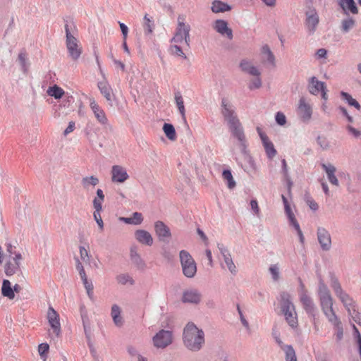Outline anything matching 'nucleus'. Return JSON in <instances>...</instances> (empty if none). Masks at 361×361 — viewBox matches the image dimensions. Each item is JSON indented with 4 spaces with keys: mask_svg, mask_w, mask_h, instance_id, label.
Masks as SVG:
<instances>
[{
    "mask_svg": "<svg viewBox=\"0 0 361 361\" xmlns=\"http://www.w3.org/2000/svg\"><path fill=\"white\" fill-rule=\"evenodd\" d=\"M347 130L351 133L355 137H358L361 135V132L351 126H347Z\"/></svg>",
    "mask_w": 361,
    "mask_h": 361,
    "instance_id": "56",
    "label": "nucleus"
},
{
    "mask_svg": "<svg viewBox=\"0 0 361 361\" xmlns=\"http://www.w3.org/2000/svg\"><path fill=\"white\" fill-rule=\"evenodd\" d=\"M135 239L141 244L146 245H152L153 243V238L152 235L145 230H137L135 233Z\"/></svg>",
    "mask_w": 361,
    "mask_h": 361,
    "instance_id": "21",
    "label": "nucleus"
},
{
    "mask_svg": "<svg viewBox=\"0 0 361 361\" xmlns=\"http://www.w3.org/2000/svg\"><path fill=\"white\" fill-rule=\"evenodd\" d=\"M262 54L264 58L270 63H273L274 61V56L267 45H264L262 48Z\"/></svg>",
    "mask_w": 361,
    "mask_h": 361,
    "instance_id": "42",
    "label": "nucleus"
},
{
    "mask_svg": "<svg viewBox=\"0 0 361 361\" xmlns=\"http://www.w3.org/2000/svg\"><path fill=\"white\" fill-rule=\"evenodd\" d=\"M280 304L281 311L288 324L292 328H296L298 324V317L295 307L290 301V295L287 293H282Z\"/></svg>",
    "mask_w": 361,
    "mask_h": 361,
    "instance_id": "4",
    "label": "nucleus"
},
{
    "mask_svg": "<svg viewBox=\"0 0 361 361\" xmlns=\"http://www.w3.org/2000/svg\"><path fill=\"white\" fill-rule=\"evenodd\" d=\"M49 350V345L46 343H41L38 346V352L40 355V357L44 360H46L47 353Z\"/></svg>",
    "mask_w": 361,
    "mask_h": 361,
    "instance_id": "44",
    "label": "nucleus"
},
{
    "mask_svg": "<svg viewBox=\"0 0 361 361\" xmlns=\"http://www.w3.org/2000/svg\"><path fill=\"white\" fill-rule=\"evenodd\" d=\"M154 229L157 235L161 240H164L165 238H170L171 235L169 228L161 221L155 223Z\"/></svg>",
    "mask_w": 361,
    "mask_h": 361,
    "instance_id": "20",
    "label": "nucleus"
},
{
    "mask_svg": "<svg viewBox=\"0 0 361 361\" xmlns=\"http://www.w3.org/2000/svg\"><path fill=\"white\" fill-rule=\"evenodd\" d=\"M1 294L4 297L9 300H13L15 298L11 283L8 279H4L1 286Z\"/></svg>",
    "mask_w": 361,
    "mask_h": 361,
    "instance_id": "27",
    "label": "nucleus"
},
{
    "mask_svg": "<svg viewBox=\"0 0 361 361\" xmlns=\"http://www.w3.org/2000/svg\"><path fill=\"white\" fill-rule=\"evenodd\" d=\"M318 142L323 149H326L329 148V143L325 138L319 137Z\"/></svg>",
    "mask_w": 361,
    "mask_h": 361,
    "instance_id": "64",
    "label": "nucleus"
},
{
    "mask_svg": "<svg viewBox=\"0 0 361 361\" xmlns=\"http://www.w3.org/2000/svg\"><path fill=\"white\" fill-rule=\"evenodd\" d=\"M128 351L131 355V361H146L144 357L136 353L135 349L133 348H129Z\"/></svg>",
    "mask_w": 361,
    "mask_h": 361,
    "instance_id": "50",
    "label": "nucleus"
},
{
    "mask_svg": "<svg viewBox=\"0 0 361 361\" xmlns=\"http://www.w3.org/2000/svg\"><path fill=\"white\" fill-rule=\"evenodd\" d=\"M261 86H262V81H261L259 76H256V78H253L249 84L250 90L258 89Z\"/></svg>",
    "mask_w": 361,
    "mask_h": 361,
    "instance_id": "49",
    "label": "nucleus"
},
{
    "mask_svg": "<svg viewBox=\"0 0 361 361\" xmlns=\"http://www.w3.org/2000/svg\"><path fill=\"white\" fill-rule=\"evenodd\" d=\"M180 44H174L171 46V51L173 54L180 56L184 59H187L186 55L183 51L182 49L179 47Z\"/></svg>",
    "mask_w": 361,
    "mask_h": 361,
    "instance_id": "43",
    "label": "nucleus"
},
{
    "mask_svg": "<svg viewBox=\"0 0 361 361\" xmlns=\"http://www.w3.org/2000/svg\"><path fill=\"white\" fill-rule=\"evenodd\" d=\"M82 283L85 286V289L87 290L88 295L90 297L92 294L93 290V285L91 281H89L87 276L81 278Z\"/></svg>",
    "mask_w": 361,
    "mask_h": 361,
    "instance_id": "48",
    "label": "nucleus"
},
{
    "mask_svg": "<svg viewBox=\"0 0 361 361\" xmlns=\"http://www.w3.org/2000/svg\"><path fill=\"white\" fill-rule=\"evenodd\" d=\"M341 97L343 99L346 100L349 105L355 106L357 109H360V105L359 103L353 99L349 94L341 92Z\"/></svg>",
    "mask_w": 361,
    "mask_h": 361,
    "instance_id": "40",
    "label": "nucleus"
},
{
    "mask_svg": "<svg viewBox=\"0 0 361 361\" xmlns=\"http://www.w3.org/2000/svg\"><path fill=\"white\" fill-rule=\"evenodd\" d=\"M175 100L177 105V107L179 110L180 114H181L182 117L185 119V109L184 106V101L182 95L180 92H177L175 94Z\"/></svg>",
    "mask_w": 361,
    "mask_h": 361,
    "instance_id": "37",
    "label": "nucleus"
},
{
    "mask_svg": "<svg viewBox=\"0 0 361 361\" xmlns=\"http://www.w3.org/2000/svg\"><path fill=\"white\" fill-rule=\"evenodd\" d=\"M213 28L221 36L226 37L228 39H233L232 29L228 27V23L226 20L221 19L215 20L213 24Z\"/></svg>",
    "mask_w": 361,
    "mask_h": 361,
    "instance_id": "16",
    "label": "nucleus"
},
{
    "mask_svg": "<svg viewBox=\"0 0 361 361\" xmlns=\"http://www.w3.org/2000/svg\"><path fill=\"white\" fill-rule=\"evenodd\" d=\"M250 206H251L252 209L255 212V213L257 215H258L259 213V208L258 203H257V200H252L250 202Z\"/></svg>",
    "mask_w": 361,
    "mask_h": 361,
    "instance_id": "60",
    "label": "nucleus"
},
{
    "mask_svg": "<svg viewBox=\"0 0 361 361\" xmlns=\"http://www.w3.org/2000/svg\"><path fill=\"white\" fill-rule=\"evenodd\" d=\"M286 355V361H298L295 352L291 345L281 347Z\"/></svg>",
    "mask_w": 361,
    "mask_h": 361,
    "instance_id": "34",
    "label": "nucleus"
},
{
    "mask_svg": "<svg viewBox=\"0 0 361 361\" xmlns=\"http://www.w3.org/2000/svg\"><path fill=\"white\" fill-rule=\"evenodd\" d=\"M237 309H238V312L239 313V315H240V321H241L243 325L245 327L248 328V326H249L248 322L245 319V318L244 317V316L243 314V312H242L239 305L237 306Z\"/></svg>",
    "mask_w": 361,
    "mask_h": 361,
    "instance_id": "59",
    "label": "nucleus"
},
{
    "mask_svg": "<svg viewBox=\"0 0 361 361\" xmlns=\"http://www.w3.org/2000/svg\"><path fill=\"white\" fill-rule=\"evenodd\" d=\"M307 204H308L309 207H310V209L312 210L316 211L319 208L317 203L314 200H312V199L308 200Z\"/></svg>",
    "mask_w": 361,
    "mask_h": 361,
    "instance_id": "63",
    "label": "nucleus"
},
{
    "mask_svg": "<svg viewBox=\"0 0 361 361\" xmlns=\"http://www.w3.org/2000/svg\"><path fill=\"white\" fill-rule=\"evenodd\" d=\"M221 253L222 254L224 262L226 264L227 268L231 273H235L236 272V267L234 264L230 254L228 252L224 249V248H220Z\"/></svg>",
    "mask_w": 361,
    "mask_h": 361,
    "instance_id": "28",
    "label": "nucleus"
},
{
    "mask_svg": "<svg viewBox=\"0 0 361 361\" xmlns=\"http://www.w3.org/2000/svg\"><path fill=\"white\" fill-rule=\"evenodd\" d=\"M179 257L183 274L188 278H192L197 272V265L194 259L186 250H181Z\"/></svg>",
    "mask_w": 361,
    "mask_h": 361,
    "instance_id": "9",
    "label": "nucleus"
},
{
    "mask_svg": "<svg viewBox=\"0 0 361 361\" xmlns=\"http://www.w3.org/2000/svg\"><path fill=\"white\" fill-rule=\"evenodd\" d=\"M23 257L21 253H15V255H8L6 258L4 265L6 276H11L21 271V264Z\"/></svg>",
    "mask_w": 361,
    "mask_h": 361,
    "instance_id": "10",
    "label": "nucleus"
},
{
    "mask_svg": "<svg viewBox=\"0 0 361 361\" xmlns=\"http://www.w3.org/2000/svg\"><path fill=\"white\" fill-rule=\"evenodd\" d=\"M300 298L306 312L308 314H313L314 312V305L312 300L307 295L306 292H302L300 294Z\"/></svg>",
    "mask_w": 361,
    "mask_h": 361,
    "instance_id": "23",
    "label": "nucleus"
},
{
    "mask_svg": "<svg viewBox=\"0 0 361 361\" xmlns=\"http://www.w3.org/2000/svg\"><path fill=\"white\" fill-rule=\"evenodd\" d=\"M276 121L280 126H283L286 123V118L283 113L277 112L276 114Z\"/></svg>",
    "mask_w": 361,
    "mask_h": 361,
    "instance_id": "53",
    "label": "nucleus"
},
{
    "mask_svg": "<svg viewBox=\"0 0 361 361\" xmlns=\"http://www.w3.org/2000/svg\"><path fill=\"white\" fill-rule=\"evenodd\" d=\"M201 300V294L196 290H188L183 293L182 301L183 302L198 303Z\"/></svg>",
    "mask_w": 361,
    "mask_h": 361,
    "instance_id": "22",
    "label": "nucleus"
},
{
    "mask_svg": "<svg viewBox=\"0 0 361 361\" xmlns=\"http://www.w3.org/2000/svg\"><path fill=\"white\" fill-rule=\"evenodd\" d=\"M18 60L23 68V69L26 68V54L25 53H20L18 55Z\"/></svg>",
    "mask_w": 361,
    "mask_h": 361,
    "instance_id": "58",
    "label": "nucleus"
},
{
    "mask_svg": "<svg viewBox=\"0 0 361 361\" xmlns=\"http://www.w3.org/2000/svg\"><path fill=\"white\" fill-rule=\"evenodd\" d=\"M222 114L228 123L230 130L231 131L233 135L236 137L240 142V147L242 150L245 151L246 147V140L241 123L237 117L234 115V112L231 109V106L225 99L222 100Z\"/></svg>",
    "mask_w": 361,
    "mask_h": 361,
    "instance_id": "2",
    "label": "nucleus"
},
{
    "mask_svg": "<svg viewBox=\"0 0 361 361\" xmlns=\"http://www.w3.org/2000/svg\"><path fill=\"white\" fill-rule=\"evenodd\" d=\"M143 26L147 33L150 34L152 32L154 28L153 20L149 18L147 14L144 16Z\"/></svg>",
    "mask_w": 361,
    "mask_h": 361,
    "instance_id": "41",
    "label": "nucleus"
},
{
    "mask_svg": "<svg viewBox=\"0 0 361 361\" xmlns=\"http://www.w3.org/2000/svg\"><path fill=\"white\" fill-rule=\"evenodd\" d=\"M47 319L50 329L48 331L49 336L59 337L61 335V325L59 314L49 306L47 312Z\"/></svg>",
    "mask_w": 361,
    "mask_h": 361,
    "instance_id": "8",
    "label": "nucleus"
},
{
    "mask_svg": "<svg viewBox=\"0 0 361 361\" xmlns=\"http://www.w3.org/2000/svg\"><path fill=\"white\" fill-rule=\"evenodd\" d=\"M99 179L94 176L82 178L81 184L84 189L89 190L90 186L94 187L99 183Z\"/></svg>",
    "mask_w": 361,
    "mask_h": 361,
    "instance_id": "32",
    "label": "nucleus"
},
{
    "mask_svg": "<svg viewBox=\"0 0 361 361\" xmlns=\"http://www.w3.org/2000/svg\"><path fill=\"white\" fill-rule=\"evenodd\" d=\"M47 94L49 96L54 97L55 99H60L64 94V91L61 87L55 85L48 88Z\"/></svg>",
    "mask_w": 361,
    "mask_h": 361,
    "instance_id": "35",
    "label": "nucleus"
},
{
    "mask_svg": "<svg viewBox=\"0 0 361 361\" xmlns=\"http://www.w3.org/2000/svg\"><path fill=\"white\" fill-rule=\"evenodd\" d=\"M262 143L267 157L269 159H272L274 157H275V155L276 154V150L275 149L273 143L269 140V138L264 137Z\"/></svg>",
    "mask_w": 361,
    "mask_h": 361,
    "instance_id": "30",
    "label": "nucleus"
},
{
    "mask_svg": "<svg viewBox=\"0 0 361 361\" xmlns=\"http://www.w3.org/2000/svg\"><path fill=\"white\" fill-rule=\"evenodd\" d=\"M309 91L311 94L317 95L322 93V97L324 100H327L326 87L325 83L319 81L316 77H312L309 84Z\"/></svg>",
    "mask_w": 361,
    "mask_h": 361,
    "instance_id": "13",
    "label": "nucleus"
},
{
    "mask_svg": "<svg viewBox=\"0 0 361 361\" xmlns=\"http://www.w3.org/2000/svg\"><path fill=\"white\" fill-rule=\"evenodd\" d=\"M269 271L272 276V278L274 281H277L279 279V271L277 265H271L269 267Z\"/></svg>",
    "mask_w": 361,
    "mask_h": 361,
    "instance_id": "52",
    "label": "nucleus"
},
{
    "mask_svg": "<svg viewBox=\"0 0 361 361\" xmlns=\"http://www.w3.org/2000/svg\"><path fill=\"white\" fill-rule=\"evenodd\" d=\"M341 6L343 9H348L353 13H357V8L353 0H343Z\"/></svg>",
    "mask_w": 361,
    "mask_h": 361,
    "instance_id": "39",
    "label": "nucleus"
},
{
    "mask_svg": "<svg viewBox=\"0 0 361 361\" xmlns=\"http://www.w3.org/2000/svg\"><path fill=\"white\" fill-rule=\"evenodd\" d=\"M65 30L66 35V45L68 54L73 60H78L82 52V46L79 40L71 33L68 25H66Z\"/></svg>",
    "mask_w": 361,
    "mask_h": 361,
    "instance_id": "7",
    "label": "nucleus"
},
{
    "mask_svg": "<svg viewBox=\"0 0 361 361\" xmlns=\"http://www.w3.org/2000/svg\"><path fill=\"white\" fill-rule=\"evenodd\" d=\"M285 212L286 214V215L288 216V218L289 219V221L290 223V224L295 228V229L297 231V233L299 235V238H300V240L302 243H304V236H303V234H302V232L300 229V225L298 224V222L297 221L295 217V215L290 208V205H287L286 207H285Z\"/></svg>",
    "mask_w": 361,
    "mask_h": 361,
    "instance_id": "19",
    "label": "nucleus"
},
{
    "mask_svg": "<svg viewBox=\"0 0 361 361\" xmlns=\"http://www.w3.org/2000/svg\"><path fill=\"white\" fill-rule=\"evenodd\" d=\"M281 163H282V173H283V176H288V164H287L286 159H282Z\"/></svg>",
    "mask_w": 361,
    "mask_h": 361,
    "instance_id": "62",
    "label": "nucleus"
},
{
    "mask_svg": "<svg viewBox=\"0 0 361 361\" xmlns=\"http://www.w3.org/2000/svg\"><path fill=\"white\" fill-rule=\"evenodd\" d=\"M79 250H80V255L81 259L84 262L89 261L90 256H89V252H88L87 250H86L82 246H80Z\"/></svg>",
    "mask_w": 361,
    "mask_h": 361,
    "instance_id": "54",
    "label": "nucleus"
},
{
    "mask_svg": "<svg viewBox=\"0 0 361 361\" xmlns=\"http://www.w3.org/2000/svg\"><path fill=\"white\" fill-rule=\"evenodd\" d=\"M74 129H75V123L73 121H71V122H69L68 126L64 130L63 133L65 135H67L68 134L73 132L74 130Z\"/></svg>",
    "mask_w": 361,
    "mask_h": 361,
    "instance_id": "61",
    "label": "nucleus"
},
{
    "mask_svg": "<svg viewBox=\"0 0 361 361\" xmlns=\"http://www.w3.org/2000/svg\"><path fill=\"white\" fill-rule=\"evenodd\" d=\"M183 342L192 351L199 350L204 343V334L193 323H188L184 329Z\"/></svg>",
    "mask_w": 361,
    "mask_h": 361,
    "instance_id": "3",
    "label": "nucleus"
},
{
    "mask_svg": "<svg viewBox=\"0 0 361 361\" xmlns=\"http://www.w3.org/2000/svg\"><path fill=\"white\" fill-rule=\"evenodd\" d=\"M116 279L119 283L123 284V285H125L128 283H129L130 284L133 283V280L128 274H120L117 276Z\"/></svg>",
    "mask_w": 361,
    "mask_h": 361,
    "instance_id": "45",
    "label": "nucleus"
},
{
    "mask_svg": "<svg viewBox=\"0 0 361 361\" xmlns=\"http://www.w3.org/2000/svg\"><path fill=\"white\" fill-rule=\"evenodd\" d=\"M322 167L325 171L327 175V178L329 182L336 186L338 185V180L335 176V172L336 171V167L331 164H322Z\"/></svg>",
    "mask_w": 361,
    "mask_h": 361,
    "instance_id": "24",
    "label": "nucleus"
},
{
    "mask_svg": "<svg viewBox=\"0 0 361 361\" xmlns=\"http://www.w3.org/2000/svg\"><path fill=\"white\" fill-rule=\"evenodd\" d=\"M130 218L133 225H139L143 221L142 215L139 212H134Z\"/></svg>",
    "mask_w": 361,
    "mask_h": 361,
    "instance_id": "51",
    "label": "nucleus"
},
{
    "mask_svg": "<svg viewBox=\"0 0 361 361\" xmlns=\"http://www.w3.org/2000/svg\"><path fill=\"white\" fill-rule=\"evenodd\" d=\"M111 180L114 183H122L129 178L126 169L120 165H114L111 171Z\"/></svg>",
    "mask_w": 361,
    "mask_h": 361,
    "instance_id": "15",
    "label": "nucleus"
},
{
    "mask_svg": "<svg viewBox=\"0 0 361 361\" xmlns=\"http://www.w3.org/2000/svg\"><path fill=\"white\" fill-rule=\"evenodd\" d=\"M297 114L298 116L304 122H307L311 119L312 109V106L306 102L305 99L302 97L299 100L297 108Z\"/></svg>",
    "mask_w": 361,
    "mask_h": 361,
    "instance_id": "14",
    "label": "nucleus"
},
{
    "mask_svg": "<svg viewBox=\"0 0 361 361\" xmlns=\"http://www.w3.org/2000/svg\"><path fill=\"white\" fill-rule=\"evenodd\" d=\"M111 314L114 324L118 326H122L123 319L121 317V310L118 305H114L112 306Z\"/></svg>",
    "mask_w": 361,
    "mask_h": 361,
    "instance_id": "31",
    "label": "nucleus"
},
{
    "mask_svg": "<svg viewBox=\"0 0 361 361\" xmlns=\"http://www.w3.org/2000/svg\"><path fill=\"white\" fill-rule=\"evenodd\" d=\"M317 238L322 250H329L331 246V239L329 233L324 228L317 230Z\"/></svg>",
    "mask_w": 361,
    "mask_h": 361,
    "instance_id": "17",
    "label": "nucleus"
},
{
    "mask_svg": "<svg viewBox=\"0 0 361 361\" xmlns=\"http://www.w3.org/2000/svg\"><path fill=\"white\" fill-rule=\"evenodd\" d=\"M318 293L323 313L334 328L341 330V322L333 309V298L323 281H319Z\"/></svg>",
    "mask_w": 361,
    "mask_h": 361,
    "instance_id": "1",
    "label": "nucleus"
},
{
    "mask_svg": "<svg viewBox=\"0 0 361 361\" xmlns=\"http://www.w3.org/2000/svg\"><path fill=\"white\" fill-rule=\"evenodd\" d=\"M76 269L79 272L80 278H82V277H85L87 276L83 266L82 265L81 262L78 259H77V262H76Z\"/></svg>",
    "mask_w": 361,
    "mask_h": 361,
    "instance_id": "55",
    "label": "nucleus"
},
{
    "mask_svg": "<svg viewBox=\"0 0 361 361\" xmlns=\"http://www.w3.org/2000/svg\"><path fill=\"white\" fill-rule=\"evenodd\" d=\"M349 314L357 324L361 325V313L356 310L355 305L353 307V309H351V313H349Z\"/></svg>",
    "mask_w": 361,
    "mask_h": 361,
    "instance_id": "46",
    "label": "nucleus"
},
{
    "mask_svg": "<svg viewBox=\"0 0 361 361\" xmlns=\"http://www.w3.org/2000/svg\"><path fill=\"white\" fill-rule=\"evenodd\" d=\"M331 287L336 296L341 300L348 313H351V309L355 305L353 299L342 288L338 279L332 276L331 279Z\"/></svg>",
    "mask_w": 361,
    "mask_h": 361,
    "instance_id": "6",
    "label": "nucleus"
},
{
    "mask_svg": "<svg viewBox=\"0 0 361 361\" xmlns=\"http://www.w3.org/2000/svg\"><path fill=\"white\" fill-rule=\"evenodd\" d=\"M318 23L319 16L315 11H312L307 13L306 26L310 31H314Z\"/></svg>",
    "mask_w": 361,
    "mask_h": 361,
    "instance_id": "25",
    "label": "nucleus"
},
{
    "mask_svg": "<svg viewBox=\"0 0 361 361\" xmlns=\"http://www.w3.org/2000/svg\"><path fill=\"white\" fill-rule=\"evenodd\" d=\"M222 176L224 180L227 181L228 188L232 189L235 186V182L230 170H224L222 173Z\"/></svg>",
    "mask_w": 361,
    "mask_h": 361,
    "instance_id": "38",
    "label": "nucleus"
},
{
    "mask_svg": "<svg viewBox=\"0 0 361 361\" xmlns=\"http://www.w3.org/2000/svg\"><path fill=\"white\" fill-rule=\"evenodd\" d=\"M104 201V194L101 189H97V197L93 200V207L94 209L93 216L98 226L101 229H103L104 223L101 216L102 210V204Z\"/></svg>",
    "mask_w": 361,
    "mask_h": 361,
    "instance_id": "11",
    "label": "nucleus"
},
{
    "mask_svg": "<svg viewBox=\"0 0 361 361\" xmlns=\"http://www.w3.org/2000/svg\"><path fill=\"white\" fill-rule=\"evenodd\" d=\"M90 107L99 123L103 125H105L108 123V119L104 111L94 100L90 102Z\"/></svg>",
    "mask_w": 361,
    "mask_h": 361,
    "instance_id": "18",
    "label": "nucleus"
},
{
    "mask_svg": "<svg viewBox=\"0 0 361 361\" xmlns=\"http://www.w3.org/2000/svg\"><path fill=\"white\" fill-rule=\"evenodd\" d=\"M163 130L166 135V136L170 140H176V133L175 128L173 125L169 123H164L163 126Z\"/></svg>",
    "mask_w": 361,
    "mask_h": 361,
    "instance_id": "36",
    "label": "nucleus"
},
{
    "mask_svg": "<svg viewBox=\"0 0 361 361\" xmlns=\"http://www.w3.org/2000/svg\"><path fill=\"white\" fill-rule=\"evenodd\" d=\"M172 342V334L169 331L161 330L153 337L154 345L157 348H166Z\"/></svg>",
    "mask_w": 361,
    "mask_h": 361,
    "instance_id": "12",
    "label": "nucleus"
},
{
    "mask_svg": "<svg viewBox=\"0 0 361 361\" xmlns=\"http://www.w3.org/2000/svg\"><path fill=\"white\" fill-rule=\"evenodd\" d=\"M355 22L353 19L349 18L342 21V30L347 32L354 26Z\"/></svg>",
    "mask_w": 361,
    "mask_h": 361,
    "instance_id": "47",
    "label": "nucleus"
},
{
    "mask_svg": "<svg viewBox=\"0 0 361 361\" xmlns=\"http://www.w3.org/2000/svg\"><path fill=\"white\" fill-rule=\"evenodd\" d=\"M119 26L122 32L123 39L126 40L128 37V27L123 23H119Z\"/></svg>",
    "mask_w": 361,
    "mask_h": 361,
    "instance_id": "57",
    "label": "nucleus"
},
{
    "mask_svg": "<svg viewBox=\"0 0 361 361\" xmlns=\"http://www.w3.org/2000/svg\"><path fill=\"white\" fill-rule=\"evenodd\" d=\"M186 17L184 15L178 16L177 27L171 42L174 44H185L189 47L190 26L185 23Z\"/></svg>",
    "mask_w": 361,
    "mask_h": 361,
    "instance_id": "5",
    "label": "nucleus"
},
{
    "mask_svg": "<svg viewBox=\"0 0 361 361\" xmlns=\"http://www.w3.org/2000/svg\"><path fill=\"white\" fill-rule=\"evenodd\" d=\"M240 66L243 71L247 73L250 75H252L253 76L260 75V72L259 71V70L255 66H254L251 63V62L247 60H243L240 63Z\"/></svg>",
    "mask_w": 361,
    "mask_h": 361,
    "instance_id": "26",
    "label": "nucleus"
},
{
    "mask_svg": "<svg viewBox=\"0 0 361 361\" xmlns=\"http://www.w3.org/2000/svg\"><path fill=\"white\" fill-rule=\"evenodd\" d=\"M98 87L101 93L108 101L111 100V89L109 84L106 82H100L98 84Z\"/></svg>",
    "mask_w": 361,
    "mask_h": 361,
    "instance_id": "33",
    "label": "nucleus"
},
{
    "mask_svg": "<svg viewBox=\"0 0 361 361\" xmlns=\"http://www.w3.org/2000/svg\"><path fill=\"white\" fill-rule=\"evenodd\" d=\"M231 9V6L226 3L222 2L219 0H215L212 2V11L214 13H220L228 11Z\"/></svg>",
    "mask_w": 361,
    "mask_h": 361,
    "instance_id": "29",
    "label": "nucleus"
}]
</instances>
